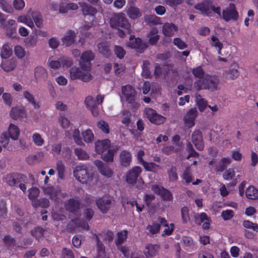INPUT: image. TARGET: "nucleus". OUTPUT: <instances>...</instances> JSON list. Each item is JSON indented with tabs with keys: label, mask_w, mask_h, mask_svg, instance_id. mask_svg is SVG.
Returning a JSON list of instances; mask_svg holds the SVG:
<instances>
[{
	"label": "nucleus",
	"mask_w": 258,
	"mask_h": 258,
	"mask_svg": "<svg viewBox=\"0 0 258 258\" xmlns=\"http://www.w3.org/2000/svg\"><path fill=\"white\" fill-rule=\"evenodd\" d=\"M3 241L4 245L7 247L8 249L14 248L16 243L15 238L12 237L10 235H7L5 236L3 239Z\"/></svg>",
	"instance_id": "nucleus-37"
},
{
	"label": "nucleus",
	"mask_w": 258,
	"mask_h": 258,
	"mask_svg": "<svg viewBox=\"0 0 258 258\" xmlns=\"http://www.w3.org/2000/svg\"><path fill=\"white\" fill-rule=\"evenodd\" d=\"M211 4V1L205 0L202 3L197 4L195 8L201 11L203 15L210 16L212 14Z\"/></svg>",
	"instance_id": "nucleus-17"
},
{
	"label": "nucleus",
	"mask_w": 258,
	"mask_h": 258,
	"mask_svg": "<svg viewBox=\"0 0 258 258\" xmlns=\"http://www.w3.org/2000/svg\"><path fill=\"white\" fill-rule=\"evenodd\" d=\"M121 92L128 103H134L135 101L137 92L130 85H126L121 87Z\"/></svg>",
	"instance_id": "nucleus-13"
},
{
	"label": "nucleus",
	"mask_w": 258,
	"mask_h": 258,
	"mask_svg": "<svg viewBox=\"0 0 258 258\" xmlns=\"http://www.w3.org/2000/svg\"><path fill=\"white\" fill-rule=\"evenodd\" d=\"M173 43L179 49H183L187 47V45L182 41L180 38H175L173 39Z\"/></svg>",
	"instance_id": "nucleus-64"
},
{
	"label": "nucleus",
	"mask_w": 258,
	"mask_h": 258,
	"mask_svg": "<svg viewBox=\"0 0 258 258\" xmlns=\"http://www.w3.org/2000/svg\"><path fill=\"white\" fill-rule=\"evenodd\" d=\"M186 150L188 152V155L186 157L187 159H189L190 157H198L199 153L195 151L191 143L189 142L186 143Z\"/></svg>",
	"instance_id": "nucleus-43"
},
{
	"label": "nucleus",
	"mask_w": 258,
	"mask_h": 258,
	"mask_svg": "<svg viewBox=\"0 0 258 258\" xmlns=\"http://www.w3.org/2000/svg\"><path fill=\"white\" fill-rule=\"evenodd\" d=\"M142 172V169L141 167L135 166L128 170L125 174V181L130 184L134 185L136 183L139 178L142 179L140 175Z\"/></svg>",
	"instance_id": "nucleus-6"
},
{
	"label": "nucleus",
	"mask_w": 258,
	"mask_h": 258,
	"mask_svg": "<svg viewBox=\"0 0 258 258\" xmlns=\"http://www.w3.org/2000/svg\"><path fill=\"white\" fill-rule=\"evenodd\" d=\"M70 78L73 80L80 79L83 82H88L92 79V76L88 71H84L81 67L71 68L70 70Z\"/></svg>",
	"instance_id": "nucleus-4"
},
{
	"label": "nucleus",
	"mask_w": 258,
	"mask_h": 258,
	"mask_svg": "<svg viewBox=\"0 0 258 258\" xmlns=\"http://www.w3.org/2000/svg\"><path fill=\"white\" fill-rule=\"evenodd\" d=\"M3 69L6 72H10L15 69L16 67L15 61L11 60H6L2 64Z\"/></svg>",
	"instance_id": "nucleus-40"
},
{
	"label": "nucleus",
	"mask_w": 258,
	"mask_h": 258,
	"mask_svg": "<svg viewBox=\"0 0 258 258\" xmlns=\"http://www.w3.org/2000/svg\"><path fill=\"white\" fill-rule=\"evenodd\" d=\"M79 4L81 8L83 14L84 16L94 17L97 13V10L95 8L88 5L85 2H80Z\"/></svg>",
	"instance_id": "nucleus-23"
},
{
	"label": "nucleus",
	"mask_w": 258,
	"mask_h": 258,
	"mask_svg": "<svg viewBox=\"0 0 258 258\" xmlns=\"http://www.w3.org/2000/svg\"><path fill=\"white\" fill-rule=\"evenodd\" d=\"M127 46L130 48L136 49L137 51L140 53L143 52L148 47L146 42H143L139 37L135 38L134 35L130 36Z\"/></svg>",
	"instance_id": "nucleus-11"
},
{
	"label": "nucleus",
	"mask_w": 258,
	"mask_h": 258,
	"mask_svg": "<svg viewBox=\"0 0 258 258\" xmlns=\"http://www.w3.org/2000/svg\"><path fill=\"white\" fill-rule=\"evenodd\" d=\"M245 195L248 199L256 200L258 199V189L253 186H249L245 191Z\"/></svg>",
	"instance_id": "nucleus-32"
},
{
	"label": "nucleus",
	"mask_w": 258,
	"mask_h": 258,
	"mask_svg": "<svg viewBox=\"0 0 258 258\" xmlns=\"http://www.w3.org/2000/svg\"><path fill=\"white\" fill-rule=\"evenodd\" d=\"M162 33L166 36H172L174 32L177 31L178 28L173 23H166L162 26Z\"/></svg>",
	"instance_id": "nucleus-24"
},
{
	"label": "nucleus",
	"mask_w": 258,
	"mask_h": 258,
	"mask_svg": "<svg viewBox=\"0 0 258 258\" xmlns=\"http://www.w3.org/2000/svg\"><path fill=\"white\" fill-rule=\"evenodd\" d=\"M151 190L155 194L160 196L164 201H171L173 199L171 192L164 187L160 186L157 184H153L151 186Z\"/></svg>",
	"instance_id": "nucleus-12"
},
{
	"label": "nucleus",
	"mask_w": 258,
	"mask_h": 258,
	"mask_svg": "<svg viewBox=\"0 0 258 258\" xmlns=\"http://www.w3.org/2000/svg\"><path fill=\"white\" fill-rule=\"evenodd\" d=\"M64 205L67 211L71 213L75 214L79 211L81 202L75 198H71L66 201Z\"/></svg>",
	"instance_id": "nucleus-14"
},
{
	"label": "nucleus",
	"mask_w": 258,
	"mask_h": 258,
	"mask_svg": "<svg viewBox=\"0 0 258 258\" xmlns=\"http://www.w3.org/2000/svg\"><path fill=\"white\" fill-rule=\"evenodd\" d=\"M132 160L131 153L125 150H122L119 155V161L120 165L124 167H127L130 166Z\"/></svg>",
	"instance_id": "nucleus-20"
},
{
	"label": "nucleus",
	"mask_w": 258,
	"mask_h": 258,
	"mask_svg": "<svg viewBox=\"0 0 258 258\" xmlns=\"http://www.w3.org/2000/svg\"><path fill=\"white\" fill-rule=\"evenodd\" d=\"M45 230L40 226H37L31 231V234L37 240H39L44 236Z\"/></svg>",
	"instance_id": "nucleus-35"
},
{
	"label": "nucleus",
	"mask_w": 258,
	"mask_h": 258,
	"mask_svg": "<svg viewBox=\"0 0 258 258\" xmlns=\"http://www.w3.org/2000/svg\"><path fill=\"white\" fill-rule=\"evenodd\" d=\"M75 153L80 160H87L89 158L88 154L81 148L75 149Z\"/></svg>",
	"instance_id": "nucleus-52"
},
{
	"label": "nucleus",
	"mask_w": 258,
	"mask_h": 258,
	"mask_svg": "<svg viewBox=\"0 0 258 258\" xmlns=\"http://www.w3.org/2000/svg\"><path fill=\"white\" fill-rule=\"evenodd\" d=\"M34 76L37 81L45 80L47 77V71L42 67H36L34 70Z\"/></svg>",
	"instance_id": "nucleus-26"
},
{
	"label": "nucleus",
	"mask_w": 258,
	"mask_h": 258,
	"mask_svg": "<svg viewBox=\"0 0 258 258\" xmlns=\"http://www.w3.org/2000/svg\"><path fill=\"white\" fill-rule=\"evenodd\" d=\"M112 201V199L110 197L103 196L96 198L95 203L100 212L103 214H106L110 210Z\"/></svg>",
	"instance_id": "nucleus-8"
},
{
	"label": "nucleus",
	"mask_w": 258,
	"mask_h": 258,
	"mask_svg": "<svg viewBox=\"0 0 258 258\" xmlns=\"http://www.w3.org/2000/svg\"><path fill=\"white\" fill-rule=\"evenodd\" d=\"M24 97L30 103L35 109H38L40 107L38 102L35 100L34 96L28 91H25L23 93Z\"/></svg>",
	"instance_id": "nucleus-36"
},
{
	"label": "nucleus",
	"mask_w": 258,
	"mask_h": 258,
	"mask_svg": "<svg viewBox=\"0 0 258 258\" xmlns=\"http://www.w3.org/2000/svg\"><path fill=\"white\" fill-rule=\"evenodd\" d=\"M76 36V33L74 31L69 30L65 36L62 38V42L67 46H71L74 43Z\"/></svg>",
	"instance_id": "nucleus-25"
},
{
	"label": "nucleus",
	"mask_w": 258,
	"mask_h": 258,
	"mask_svg": "<svg viewBox=\"0 0 258 258\" xmlns=\"http://www.w3.org/2000/svg\"><path fill=\"white\" fill-rule=\"evenodd\" d=\"M219 79L215 76L206 74L204 80H196L194 86L197 91L202 89H208L211 91L217 90Z\"/></svg>",
	"instance_id": "nucleus-2"
},
{
	"label": "nucleus",
	"mask_w": 258,
	"mask_h": 258,
	"mask_svg": "<svg viewBox=\"0 0 258 258\" xmlns=\"http://www.w3.org/2000/svg\"><path fill=\"white\" fill-rule=\"evenodd\" d=\"M191 139L196 149L199 151H203L204 149V144L203 140L202 132L198 130L193 132Z\"/></svg>",
	"instance_id": "nucleus-15"
},
{
	"label": "nucleus",
	"mask_w": 258,
	"mask_h": 258,
	"mask_svg": "<svg viewBox=\"0 0 258 258\" xmlns=\"http://www.w3.org/2000/svg\"><path fill=\"white\" fill-rule=\"evenodd\" d=\"M127 14L132 19H136L141 16L139 8L133 6L130 7L128 9Z\"/></svg>",
	"instance_id": "nucleus-38"
},
{
	"label": "nucleus",
	"mask_w": 258,
	"mask_h": 258,
	"mask_svg": "<svg viewBox=\"0 0 258 258\" xmlns=\"http://www.w3.org/2000/svg\"><path fill=\"white\" fill-rule=\"evenodd\" d=\"M128 231L124 230L117 233V238L115 240V244L116 246L122 244L127 239Z\"/></svg>",
	"instance_id": "nucleus-31"
},
{
	"label": "nucleus",
	"mask_w": 258,
	"mask_h": 258,
	"mask_svg": "<svg viewBox=\"0 0 258 258\" xmlns=\"http://www.w3.org/2000/svg\"><path fill=\"white\" fill-rule=\"evenodd\" d=\"M62 258H75V256L73 251L68 248L64 247L62 249L61 251Z\"/></svg>",
	"instance_id": "nucleus-63"
},
{
	"label": "nucleus",
	"mask_w": 258,
	"mask_h": 258,
	"mask_svg": "<svg viewBox=\"0 0 258 258\" xmlns=\"http://www.w3.org/2000/svg\"><path fill=\"white\" fill-rule=\"evenodd\" d=\"M97 127L105 134H108L110 132L109 126L108 123L104 120H101L97 122Z\"/></svg>",
	"instance_id": "nucleus-53"
},
{
	"label": "nucleus",
	"mask_w": 258,
	"mask_h": 258,
	"mask_svg": "<svg viewBox=\"0 0 258 258\" xmlns=\"http://www.w3.org/2000/svg\"><path fill=\"white\" fill-rule=\"evenodd\" d=\"M181 215L183 223L186 224L190 221L189 209L187 207L184 206L181 209Z\"/></svg>",
	"instance_id": "nucleus-50"
},
{
	"label": "nucleus",
	"mask_w": 258,
	"mask_h": 258,
	"mask_svg": "<svg viewBox=\"0 0 258 258\" xmlns=\"http://www.w3.org/2000/svg\"><path fill=\"white\" fill-rule=\"evenodd\" d=\"M159 246L151 243L147 244L144 249V254L146 258H152L155 256L158 252Z\"/></svg>",
	"instance_id": "nucleus-22"
},
{
	"label": "nucleus",
	"mask_w": 258,
	"mask_h": 258,
	"mask_svg": "<svg viewBox=\"0 0 258 258\" xmlns=\"http://www.w3.org/2000/svg\"><path fill=\"white\" fill-rule=\"evenodd\" d=\"M160 224L155 221L152 222V225H148L146 227V229L153 235L158 233L160 231Z\"/></svg>",
	"instance_id": "nucleus-49"
},
{
	"label": "nucleus",
	"mask_w": 258,
	"mask_h": 258,
	"mask_svg": "<svg viewBox=\"0 0 258 258\" xmlns=\"http://www.w3.org/2000/svg\"><path fill=\"white\" fill-rule=\"evenodd\" d=\"M38 41L36 35H30L24 39L25 46L27 47H33L36 46Z\"/></svg>",
	"instance_id": "nucleus-33"
},
{
	"label": "nucleus",
	"mask_w": 258,
	"mask_h": 258,
	"mask_svg": "<svg viewBox=\"0 0 258 258\" xmlns=\"http://www.w3.org/2000/svg\"><path fill=\"white\" fill-rule=\"evenodd\" d=\"M158 31L156 28L152 29L148 35L149 43L151 45H156L159 40L160 36L158 35Z\"/></svg>",
	"instance_id": "nucleus-28"
},
{
	"label": "nucleus",
	"mask_w": 258,
	"mask_h": 258,
	"mask_svg": "<svg viewBox=\"0 0 258 258\" xmlns=\"http://www.w3.org/2000/svg\"><path fill=\"white\" fill-rule=\"evenodd\" d=\"M191 73L197 80H204L206 74L201 66H198L191 70Z\"/></svg>",
	"instance_id": "nucleus-39"
},
{
	"label": "nucleus",
	"mask_w": 258,
	"mask_h": 258,
	"mask_svg": "<svg viewBox=\"0 0 258 258\" xmlns=\"http://www.w3.org/2000/svg\"><path fill=\"white\" fill-rule=\"evenodd\" d=\"M8 134L7 133H3L1 137V140L0 143L2 144L4 147H7L10 141V138L13 140H17L20 135V130L19 127L13 124L10 123L8 128Z\"/></svg>",
	"instance_id": "nucleus-3"
},
{
	"label": "nucleus",
	"mask_w": 258,
	"mask_h": 258,
	"mask_svg": "<svg viewBox=\"0 0 258 258\" xmlns=\"http://www.w3.org/2000/svg\"><path fill=\"white\" fill-rule=\"evenodd\" d=\"M114 51L116 56L120 59L123 58L125 54V51L120 46H115Z\"/></svg>",
	"instance_id": "nucleus-61"
},
{
	"label": "nucleus",
	"mask_w": 258,
	"mask_h": 258,
	"mask_svg": "<svg viewBox=\"0 0 258 258\" xmlns=\"http://www.w3.org/2000/svg\"><path fill=\"white\" fill-rule=\"evenodd\" d=\"M109 23L111 28L118 30L119 36L121 38L131 32V24L122 13L114 14L110 19Z\"/></svg>",
	"instance_id": "nucleus-1"
},
{
	"label": "nucleus",
	"mask_w": 258,
	"mask_h": 258,
	"mask_svg": "<svg viewBox=\"0 0 258 258\" xmlns=\"http://www.w3.org/2000/svg\"><path fill=\"white\" fill-rule=\"evenodd\" d=\"M231 162V159L228 157H224L222 158L219 163V165L217 167V171L220 172L224 171L227 167V166L230 164Z\"/></svg>",
	"instance_id": "nucleus-34"
},
{
	"label": "nucleus",
	"mask_w": 258,
	"mask_h": 258,
	"mask_svg": "<svg viewBox=\"0 0 258 258\" xmlns=\"http://www.w3.org/2000/svg\"><path fill=\"white\" fill-rule=\"evenodd\" d=\"M0 7L5 12L12 13L13 11L11 6L3 0L0 1Z\"/></svg>",
	"instance_id": "nucleus-62"
},
{
	"label": "nucleus",
	"mask_w": 258,
	"mask_h": 258,
	"mask_svg": "<svg viewBox=\"0 0 258 258\" xmlns=\"http://www.w3.org/2000/svg\"><path fill=\"white\" fill-rule=\"evenodd\" d=\"M95 57L94 53L91 50L83 52L81 55V61L79 64L84 71H89L91 68L90 62Z\"/></svg>",
	"instance_id": "nucleus-9"
},
{
	"label": "nucleus",
	"mask_w": 258,
	"mask_h": 258,
	"mask_svg": "<svg viewBox=\"0 0 258 258\" xmlns=\"http://www.w3.org/2000/svg\"><path fill=\"white\" fill-rule=\"evenodd\" d=\"M141 165L144 167V169L146 171L155 173H157L158 170L161 168L160 165H157L154 162H148L146 161Z\"/></svg>",
	"instance_id": "nucleus-30"
},
{
	"label": "nucleus",
	"mask_w": 258,
	"mask_h": 258,
	"mask_svg": "<svg viewBox=\"0 0 258 258\" xmlns=\"http://www.w3.org/2000/svg\"><path fill=\"white\" fill-rule=\"evenodd\" d=\"M123 116L121 122L125 126H128L131 121V112L129 110H124L122 113Z\"/></svg>",
	"instance_id": "nucleus-60"
},
{
	"label": "nucleus",
	"mask_w": 258,
	"mask_h": 258,
	"mask_svg": "<svg viewBox=\"0 0 258 258\" xmlns=\"http://www.w3.org/2000/svg\"><path fill=\"white\" fill-rule=\"evenodd\" d=\"M105 153L101 154V158L106 162H112L114 159V151L113 149H108Z\"/></svg>",
	"instance_id": "nucleus-47"
},
{
	"label": "nucleus",
	"mask_w": 258,
	"mask_h": 258,
	"mask_svg": "<svg viewBox=\"0 0 258 258\" xmlns=\"http://www.w3.org/2000/svg\"><path fill=\"white\" fill-rule=\"evenodd\" d=\"M199 218L201 222H203L202 227L204 229L208 230L210 228L212 220L205 212H202L199 215Z\"/></svg>",
	"instance_id": "nucleus-29"
},
{
	"label": "nucleus",
	"mask_w": 258,
	"mask_h": 258,
	"mask_svg": "<svg viewBox=\"0 0 258 258\" xmlns=\"http://www.w3.org/2000/svg\"><path fill=\"white\" fill-rule=\"evenodd\" d=\"M222 18L226 22L238 20L239 13L237 11L236 5L234 3H229L228 6L223 10Z\"/></svg>",
	"instance_id": "nucleus-5"
},
{
	"label": "nucleus",
	"mask_w": 258,
	"mask_h": 258,
	"mask_svg": "<svg viewBox=\"0 0 258 258\" xmlns=\"http://www.w3.org/2000/svg\"><path fill=\"white\" fill-rule=\"evenodd\" d=\"M110 146V141L109 139L98 140L95 143V150L99 154L103 153Z\"/></svg>",
	"instance_id": "nucleus-21"
},
{
	"label": "nucleus",
	"mask_w": 258,
	"mask_h": 258,
	"mask_svg": "<svg viewBox=\"0 0 258 258\" xmlns=\"http://www.w3.org/2000/svg\"><path fill=\"white\" fill-rule=\"evenodd\" d=\"M167 174L169 181L175 182L178 180V176L177 173V168L175 166H172L170 168L168 169Z\"/></svg>",
	"instance_id": "nucleus-42"
},
{
	"label": "nucleus",
	"mask_w": 258,
	"mask_h": 258,
	"mask_svg": "<svg viewBox=\"0 0 258 258\" xmlns=\"http://www.w3.org/2000/svg\"><path fill=\"white\" fill-rule=\"evenodd\" d=\"M28 198L31 201L35 200L39 194V189L36 187H32L29 190Z\"/></svg>",
	"instance_id": "nucleus-55"
},
{
	"label": "nucleus",
	"mask_w": 258,
	"mask_h": 258,
	"mask_svg": "<svg viewBox=\"0 0 258 258\" xmlns=\"http://www.w3.org/2000/svg\"><path fill=\"white\" fill-rule=\"evenodd\" d=\"M32 140L34 143L37 146H41L44 143V140L41 135L37 133H34L32 136Z\"/></svg>",
	"instance_id": "nucleus-54"
},
{
	"label": "nucleus",
	"mask_w": 258,
	"mask_h": 258,
	"mask_svg": "<svg viewBox=\"0 0 258 258\" xmlns=\"http://www.w3.org/2000/svg\"><path fill=\"white\" fill-rule=\"evenodd\" d=\"M16 172L10 173L6 174L3 178L4 182H6L10 186L13 187L16 185L15 180Z\"/></svg>",
	"instance_id": "nucleus-44"
},
{
	"label": "nucleus",
	"mask_w": 258,
	"mask_h": 258,
	"mask_svg": "<svg viewBox=\"0 0 258 258\" xmlns=\"http://www.w3.org/2000/svg\"><path fill=\"white\" fill-rule=\"evenodd\" d=\"M147 118L152 123L159 125L163 123L166 117L157 113L156 111L151 108H146L145 111Z\"/></svg>",
	"instance_id": "nucleus-10"
},
{
	"label": "nucleus",
	"mask_w": 258,
	"mask_h": 258,
	"mask_svg": "<svg viewBox=\"0 0 258 258\" xmlns=\"http://www.w3.org/2000/svg\"><path fill=\"white\" fill-rule=\"evenodd\" d=\"M198 115V110L196 108H190L184 116V121L188 127H191L195 124V120Z\"/></svg>",
	"instance_id": "nucleus-16"
},
{
	"label": "nucleus",
	"mask_w": 258,
	"mask_h": 258,
	"mask_svg": "<svg viewBox=\"0 0 258 258\" xmlns=\"http://www.w3.org/2000/svg\"><path fill=\"white\" fill-rule=\"evenodd\" d=\"M73 138L75 143L79 146L84 145L82 138L80 136V132L78 128L75 129L73 132Z\"/></svg>",
	"instance_id": "nucleus-57"
},
{
	"label": "nucleus",
	"mask_w": 258,
	"mask_h": 258,
	"mask_svg": "<svg viewBox=\"0 0 258 258\" xmlns=\"http://www.w3.org/2000/svg\"><path fill=\"white\" fill-rule=\"evenodd\" d=\"M234 216V213L232 210H226L221 213V217L224 221L231 219Z\"/></svg>",
	"instance_id": "nucleus-58"
},
{
	"label": "nucleus",
	"mask_w": 258,
	"mask_h": 258,
	"mask_svg": "<svg viewBox=\"0 0 258 258\" xmlns=\"http://www.w3.org/2000/svg\"><path fill=\"white\" fill-rule=\"evenodd\" d=\"M94 163L102 175L107 177H111L112 176L113 172L111 169L108 166L105 165L102 161L99 160H96Z\"/></svg>",
	"instance_id": "nucleus-18"
},
{
	"label": "nucleus",
	"mask_w": 258,
	"mask_h": 258,
	"mask_svg": "<svg viewBox=\"0 0 258 258\" xmlns=\"http://www.w3.org/2000/svg\"><path fill=\"white\" fill-rule=\"evenodd\" d=\"M97 48L99 52L106 57H109L111 53L109 44L106 42H101L98 43Z\"/></svg>",
	"instance_id": "nucleus-27"
},
{
	"label": "nucleus",
	"mask_w": 258,
	"mask_h": 258,
	"mask_svg": "<svg viewBox=\"0 0 258 258\" xmlns=\"http://www.w3.org/2000/svg\"><path fill=\"white\" fill-rule=\"evenodd\" d=\"M12 49L10 47L8 44H4L2 48L1 56L3 58H8L12 54Z\"/></svg>",
	"instance_id": "nucleus-45"
},
{
	"label": "nucleus",
	"mask_w": 258,
	"mask_h": 258,
	"mask_svg": "<svg viewBox=\"0 0 258 258\" xmlns=\"http://www.w3.org/2000/svg\"><path fill=\"white\" fill-rule=\"evenodd\" d=\"M75 177L81 182L86 183L90 178L87 165L80 164L75 167L74 170Z\"/></svg>",
	"instance_id": "nucleus-7"
},
{
	"label": "nucleus",
	"mask_w": 258,
	"mask_h": 258,
	"mask_svg": "<svg viewBox=\"0 0 258 258\" xmlns=\"http://www.w3.org/2000/svg\"><path fill=\"white\" fill-rule=\"evenodd\" d=\"M196 101L198 108L201 112L203 111L206 107H208L207 100L202 98L200 95L196 96Z\"/></svg>",
	"instance_id": "nucleus-46"
},
{
	"label": "nucleus",
	"mask_w": 258,
	"mask_h": 258,
	"mask_svg": "<svg viewBox=\"0 0 258 258\" xmlns=\"http://www.w3.org/2000/svg\"><path fill=\"white\" fill-rule=\"evenodd\" d=\"M235 170L234 168H230L226 170L223 175V177L225 180H231L235 176Z\"/></svg>",
	"instance_id": "nucleus-59"
},
{
	"label": "nucleus",
	"mask_w": 258,
	"mask_h": 258,
	"mask_svg": "<svg viewBox=\"0 0 258 258\" xmlns=\"http://www.w3.org/2000/svg\"><path fill=\"white\" fill-rule=\"evenodd\" d=\"M84 141L87 143L92 142L94 138V134L90 129H88L82 133Z\"/></svg>",
	"instance_id": "nucleus-48"
},
{
	"label": "nucleus",
	"mask_w": 258,
	"mask_h": 258,
	"mask_svg": "<svg viewBox=\"0 0 258 258\" xmlns=\"http://www.w3.org/2000/svg\"><path fill=\"white\" fill-rule=\"evenodd\" d=\"M15 180L16 182L15 186L19 187L23 192H25L27 188L26 183L28 180L27 176L23 174L16 172Z\"/></svg>",
	"instance_id": "nucleus-19"
},
{
	"label": "nucleus",
	"mask_w": 258,
	"mask_h": 258,
	"mask_svg": "<svg viewBox=\"0 0 258 258\" xmlns=\"http://www.w3.org/2000/svg\"><path fill=\"white\" fill-rule=\"evenodd\" d=\"M242 225L244 227L247 229H251L253 231L258 232V224L253 223L249 220H244L242 222Z\"/></svg>",
	"instance_id": "nucleus-56"
},
{
	"label": "nucleus",
	"mask_w": 258,
	"mask_h": 258,
	"mask_svg": "<svg viewBox=\"0 0 258 258\" xmlns=\"http://www.w3.org/2000/svg\"><path fill=\"white\" fill-rule=\"evenodd\" d=\"M32 18L38 28H41L43 26V19L41 14L37 12L32 13Z\"/></svg>",
	"instance_id": "nucleus-41"
},
{
	"label": "nucleus",
	"mask_w": 258,
	"mask_h": 258,
	"mask_svg": "<svg viewBox=\"0 0 258 258\" xmlns=\"http://www.w3.org/2000/svg\"><path fill=\"white\" fill-rule=\"evenodd\" d=\"M14 52L16 56L20 59L24 58L26 54L25 49L20 45H16L14 48Z\"/></svg>",
	"instance_id": "nucleus-51"
}]
</instances>
